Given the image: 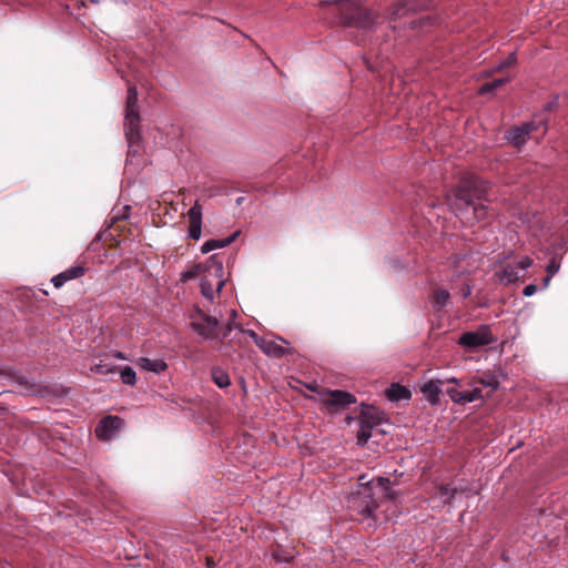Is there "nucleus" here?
<instances>
[{"label": "nucleus", "instance_id": "f257e3e1", "mask_svg": "<svg viewBox=\"0 0 568 568\" xmlns=\"http://www.w3.org/2000/svg\"><path fill=\"white\" fill-rule=\"evenodd\" d=\"M140 114L138 106V90L135 87L128 89L125 115H124V135L128 143V155L136 156L142 146Z\"/></svg>", "mask_w": 568, "mask_h": 568}, {"label": "nucleus", "instance_id": "f03ea898", "mask_svg": "<svg viewBox=\"0 0 568 568\" xmlns=\"http://www.w3.org/2000/svg\"><path fill=\"white\" fill-rule=\"evenodd\" d=\"M192 329L205 339L213 341L214 347H222L223 341L233 329V324L229 322L224 327H221L215 317L209 316L201 310H196L192 315L191 322Z\"/></svg>", "mask_w": 568, "mask_h": 568}, {"label": "nucleus", "instance_id": "7ed1b4c3", "mask_svg": "<svg viewBox=\"0 0 568 568\" xmlns=\"http://www.w3.org/2000/svg\"><path fill=\"white\" fill-rule=\"evenodd\" d=\"M455 214L467 223L479 222L488 214V207L480 201H474L469 193L463 189L455 192L450 203Z\"/></svg>", "mask_w": 568, "mask_h": 568}, {"label": "nucleus", "instance_id": "20e7f679", "mask_svg": "<svg viewBox=\"0 0 568 568\" xmlns=\"http://www.w3.org/2000/svg\"><path fill=\"white\" fill-rule=\"evenodd\" d=\"M200 281L202 295L213 301L225 284L223 261L216 254L206 260V270Z\"/></svg>", "mask_w": 568, "mask_h": 568}, {"label": "nucleus", "instance_id": "39448f33", "mask_svg": "<svg viewBox=\"0 0 568 568\" xmlns=\"http://www.w3.org/2000/svg\"><path fill=\"white\" fill-rule=\"evenodd\" d=\"M348 507L362 516V519L371 520L368 527H374L376 519L374 514L379 507V503L373 491L371 483L363 485L355 494H353L348 500Z\"/></svg>", "mask_w": 568, "mask_h": 568}, {"label": "nucleus", "instance_id": "423d86ee", "mask_svg": "<svg viewBox=\"0 0 568 568\" xmlns=\"http://www.w3.org/2000/svg\"><path fill=\"white\" fill-rule=\"evenodd\" d=\"M320 400L328 414H336L345 407L355 404L356 397L346 390L326 389L320 394Z\"/></svg>", "mask_w": 568, "mask_h": 568}, {"label": "nucleus", "instance_id": "0eeeda50", "mask_svg": "<svg viewBox=\"0 0 568 568\" xmlns=\"http://www.w3.org/2000/svg\"><path fill=\"white\" fill-rule=\"evenodd\" d=\"M496 341L497 338L493 335L490 327L488 325H480L476 331L463 333L458 343L468 349H474L493 344Z\"/></svg>", "mask_w": 568, "mask_h": 568}, {"label": "nucleus", "instance_id": "6e6552de", "mask_svg": "<svg viewBox=\"0 0 568 568\" xmlns=\"http://www.w3.org/2000/svg\"><path fill=\"white\" fill-rule=\"evenodd\" d=\"M247 333L253 337L257 347L267 356L274 358H281L288 351V342L284 338H265L260 337L253 331H247Z\"/></svg>", "mask_w": 568, "mask_h": 568}, {"label": "nucleus", "instance_id": "1a4fd4ad", "mask_svg": "<svg viewBox=\"0 0 568 568\" xmlns=\"http://www.w3.org/2000/svg\"><path fill=\"white\" fill-rule=\"evenodd\" d=\"M125 423L124 419L114 416V415H108L104 416L99 424L97 425L94 433L95 436L101 440H110L112 439L118 433L122 430Z\"/></svg>", "mask_w": 568, "mask_h": 568}, {"label": "nucleus", "instance_id": "9d476101", "mask_svg": "<svg viewBox=\"0 0 568 568\" xmlns=\"http://www.w3.org/2000/svg\"><path fill=\"white\" fill-rule=\"evenodd\" d=\"M377 16L363 8H356L352 14H343L342 22L358 29H371L376 22Z\"/></svg>", "mask_w": 568, "mask_h": 568}, {"label": "nucleus", "instance_id": "9b49d317", "mask_svg": "<svg viewBox=\"0 0 568 568\" xmlns=\"http://www.w3.org/2000/svg\"><path fill=\"white\" fill-rule=\"evenodd\" d=\"M381 422V418L372 414L367 408L363 409L358 418L359 429L356 435L357 444L364 446L372 437V430Z\"/></svg>", "mask_w": 568, "mask_h": 568}, {"label": "nucleus", "instance_id": "f8f14e48", "mask_svg": "<svg viewBox=\"0 0 568 568\" xmlns=\"http://www.w3.org/2000/svg\"><path fill=\"white\" fill-rule=\"evenodd\" d=\"M532 264V260L528 256L523 257L517 264H507L500 272L496 273V277L501 284H510L520 277V272L527 270Z\"/></svg>", "mask_w": 568, "mask_h": 568}, {"label": "nucleus", "instance_id": "ddd939ff", "mask_svg": "<svg viewBox=\"0 0 568 568\" xmlns=\"http://www.w3.org/2000/svg\"><path fill=\"white\" fill-rule=\"evenodd\" d=\"M539 128L535 121L526 122L521 125L510 129L506 139L515 146L520 148L529 140L530 133Z\"/></svg>", "mask_w": 568, "mask_h": 568}, {"label": "nucleus", "instance_id": "4468645a", "mask_svg": "<svg viewBox=\"0 0 568 568\" xmlns=\"http://www.w3.org/2000/svg\"><path fill=\"white\" fill-rule=\"evenodd\" d=\"M190 226L187 236L192 240H200L202 236L203 207L199 201L186 213Z\"/></svg>", "mask_w": 568, "mask_h": 568}, {"label": "nucleus", "instance_id": "2eb2a0df", "mask_svg": "<svg viewBox=\"0 0 568 568\" xmlns=\"http://www.w3.org/2000/svg\"><path fill=\"white\" fill-rule=\"evenodd\" d=\"M447 394L454 403L459 405H466L484 398L483 392L479 387H474L473 389L466 390H457L456 388H450L447 390Z\"/></svg>", "mask_w": 568, "mask_h": 568}, {"label": "nucleus", "instance_id": "dca6fc26", "mask_svg": "<svg viewBox=\"0 0 568 568\" xmlns=\"http://www.w3.org/2000/svg\"><path fill=\"white\" fill-rule=\"evenodd\" d=\"M87 267L81 264H77L53 276L51 278V283L55 288H60L69 281L84 276Z\"/></svg>", "mask_w": 568, "mask_h": 568}, {"label": "nucleus", "instance_id": "f3484780", "mask_svg": "<svg viewBox=\"0 0 568 568\" xmlns=\"http://www.w3.org/2000/svg\"><path fill=\"white\" fill-rule=\"evenodd\" d=\"M135 364L140 369L152 372L154 374L161 375L168 369V364L163 358H149V357H139L135 361Z\"/></svg>", "mask_w": 568, "mask_h": 568}, {"label": "nucleus", "instance_id": "a211bd4d", "mask_svg": "<svg viewBox=\"0 0 568 568\" xmlns=\"http://www.w3.org/2000/svg\"><path fill=\"white\" fill-rule=\"evenodd\" d=\"M443 381L440 379H429L424 383L420 387L422 393L425 398L433 405H436L439 402V395L442 393Z\"/></svg>", "mask_w": 568, "mask_h": 568}, {"label": "nucleus", "instance_id": "6ab92c4d", "mask_svg": "<svg viewBox=\"0 0 568 568\" xmlns=\"http://www.w3.org/2000/svg\"><path fill=\"white\" fill-rule=\"evenodd\" d=\"M385 395L390 402L409 400L412 398L409 388L398 383H392L386 388Z\"/></svg>", "mask_w": 568, "mask_h": 568}, {"label": "nucleus", "instance_id": "aec40b11", "mask_svg": "<svg viewBox=\"0 0 568 568\" xmlns=\"http://www.w3.org/2000/svg\"><path fill=\"white\" fill-rule=\"evenodd\" d=\"M475 383L483 385L484 387L490 388L491 392L496 390L500 386V378L495 373L486 372L479 376L474 377Z\"/></svg>", "mask_w": 568, "mask_h": 568}, {"label": "nucleus", "instance_id": "412c9836", "mask_svg": "<svg viewBox=\"0 0 568 568\" xmlns=\"http://www.w3.org/2000/svg\"><path fill=\"white\" fill-rule=\"evenodd\" d=\"M206 270V261L204 263H199L190 267L189 270L181 273L180 280L182 282H189L197 277H202Z\"/></svg>", "mask_w": 568, "mask_h": 568}, {"label": "nucleus", "instance_id": "4be33fe9", "mask_svg": "<svg viewBox=\"0 0 568 568\" xmlns=\"http://www.w3.org/2000/svg\"><path fill=\"white\" fill-rule=\"evenodd\" d=\"M415 7L412 0H398L392 7L390 17L398 18L405 16L408 11L414 10Z\"/></svg>", "mask_w": 568, "mask_h": 568}, {"label": "nucleus", "instance_id": "5701e85b", "mask_svg": "<svg viewBox=\"0 0 568 568\" xmlns=\"http://www.w3.org/2000/svg\"><path fill=\"white\" fill-rule=\"evenodd\" d=\"M211 376L213 382L220 388H226L231 384L229 374L219 367L212 368Z\"/></svg>", "mask_w": 568, "mask_h": 568}, {"label": "nucleus", "instance_id": "b1692460", "mask_svg": "<svg viewBox=\"0 0 568 568\" xmlns=\"http://www.w3.org/2000/svg\"><path fill=\"white\" fill-rule=\"evenodd\" d=\"M450 294L447 290H438L432 296V304L436 311L442 310L448 303Z\"/></svg>", "mask_w": 568, "mask_h": 568}, {"label": "nucleus", "instance_id": "393cba45", "mask_svg": "<svg viewBox=\"0 0 568 568\" xmlns=\"http://www.w3.org/2000/svg\"><path fill=\"white\" fill-rule=\"evenodd\" d=\"M120 377L125 385L133 386L136 383V373L131 366H124L120 371Z\"/></svg>", "mask_w": 568, "mask_h": 568}, {"label": "nucleus", "instance_id": "a878e982", "mask_svg": "<svg viewBox=\"0 0 568 568\" xmlns=\"http://www.w3.org/2000/svg\"><path fill=\"white\" fill-rule=\"evenodd\" d=\"M508 81L507 78H503V79H495L494 81L491 82H487V83H484L479 89H478V93L479 94H487L489 92H493L495 89L504 85L506 82Z\"/></svg>", "mask_w": 568, "mask_h": 568}, {"label": "nucleus", "instance_id": "bb28decb", "mask_svg": "<svg viewBox=\"0 0 568 568\" xmlns=\"http://www.w3.org/2000/svg\"><path fill=\"white\" fill-rule=\"evenodd\" d=\"M559 268H560V264L555 258H552L548 263L547 275L542 280V288H546L549 285L552 276L559 271Z\"/></svg>", "mask_w": 568, "mask_h": 568}, {"label": "nucleus", "instance_id": "cd10ccee", "mask_svg": "<svg viewBox=\"0 0 568 568\" xmlns=\"http://www.w3.org/2000/svg\"><path fill=\"white\" fill-rule=\"evenodd\" d=\"M90 371H91V373H94V374L109 375V374L115 373L116 366L112 365V364L99 363V364L93 365L90 368Z\"/></svg>", "mask_w": 568, "mask_h": 568}, {"label": "nucleus", "instance_id": "c85d7f7f", "mask_svg": "<svg viewBox=\"0 0 568 568\" xmlns=\"http://www.w3.org/2000/svg\"><path fill=\"white\" fill-rule=\"evenodd\" d=\"M236 235H237V233H234L233 235L227 236L225 239H217V240L212 239L211 243H212L214 250L223 248V247L229 246L236 239Z\"/></svg>", "mask_w": 568, "mask_h": 568}, {"label": "nucleus", "instance_id": "c756f323", "mask_svg": "<svg viewBox=\"0 0 568 568\" xmlns=\"http://www.w3.org/2000/svg\"><path fill=\"white\" fill-rule=\"evenodd\" d=\"M515 62H516V53L511 52L505 61H503L498 64V69L501 70L504 68H508L511 64H514Z\"/></svg>", "mask_w": 568, "mask_h": 568}, {"label": "nucleus", "instance_id": "7c9ffc66", "mask_svg": "<svg viewBox=\"0 0 568 568\" xmlns=\"http://www.w3.org/2000/svg\"><path fill=\"white\" fill-rule=\"evenodd\" d=\"M213 250H214V247H213V245H212V243H211V240L205 241V242L202 244V246H201V252H202L203 254H207V253H210V252H211V251H213Z\"/></svg>", "mask_w": 568, "mask_h": 568}, {"label": "nucleus", "instance_id": "2f4dec72", "mask_svg": "<svg viewBox=\"0 0 568 568\" xmlns=\"http://www.w3.org/2000/svg\"><path fill=\"white\" fill-rule=\"evenodd\" d=\"M536 291H537V286H536V285H534V284H529V285H527V286L524 288L523 294H524L525 296H527V297H528V296L534 295V294L536 293Z\"/></svg>", "mask_w": 568, "mask_h": 568}, {"label": "nucleus", "instance_id": "473e14b6", "mask_svg": "<svg viewBox=\"0 0 568 568\" xmlns=\"http://www.w3.org/2000/svg\"><path fill=\"white\" fill-rule=\"evenodd\" d=\"M390 484V480L388 478L378 477L377 478V485L385 490H388V485Z\"/></svg>", "mask_w": 568, "mask_h": 568}, {"label": "nucleus", "instance_id": "72a5a7b5", "mask_svg": "<svg viewBox=\"0 0 568 568\" xmlns=\"http://www.w3.org/2000/svg\"><path fill=\"white\" fill-rule=\"evenodd\" d=\"M112 356L116 359H121V361H126L128 357L125 356L124 353L120 352V351H113L112 352Z\"/></svg>", "mask_w": 568, "mask_h": 568}, {"label": "nucleus", "instance_id": "f704fd0d", "mask_svg": "<svg viewBox=\"0 0 568 568\" xmlns=\"http://www.w3.org/2000/svg\"><path fill=\"white\" fill-rule=\"evenodd\" d=\"M470 294H471V286L467 284L462 290V296H463V298H467L468 296H470Z\"/></svg>", "mask_w": 568, "mask_h": 568}, {"label": "nucleus", "instance_id": "c9c22d12", "mask_svg": "<svg viewBox=\"0 0 568 568\" xmlns=\"http://www.w3.org/2000/svg\"><path fill=\"white\" fill-rule=\"evenodd\" d=\"M100 1L101 0H90V2L93 3V4H98V3H100Z\"/></svg>", "mask_w": 568, "mask_h": 568}, {"label": "nucleus", "instance_id": "e433bc0d", "mask_svg": "<svg viewBox=\"0 0 568 568\" xmlns=\"http://www.w3.org/2000/svg\"><path fill=\"white\" fill-rule=\"evenodd\" d=\"M384 497H389V498H392L393 496H392V494H390V493H388V491H385V495H384Z\"/></svg>", "mask_w": 568, "mask_h": 568}, {"label": "nucleus", "instance_id": "4c0bfd02", "mask_svg": "<svg viewBox=\"0 0 568 568\" xmlns=\"http://www.w3.org/2000/svg\"><path fill=\"white\" fill-rule=\"evenodd\" d=\"M448 382L457 383L458 381H457V378L453 377V378L448 379Z\"/></svg>", "mask_w": 568, "mask_h": 568}, {"label": "nucleus", "instance_id": "58836bf2", "mask_svg": "<svg viewBox=\"0 0 568 568\" xmlns=\"http://www.w3.org/2000/svg\"><path fill=\"white\" fill-rule=\"evenodd\" d=\"M242 201H243V197H239V199L236 200V203H237V204H241V203H242Z\"/></svg>", "mask_w": 568, "mask_h": 568}]
</instances>
